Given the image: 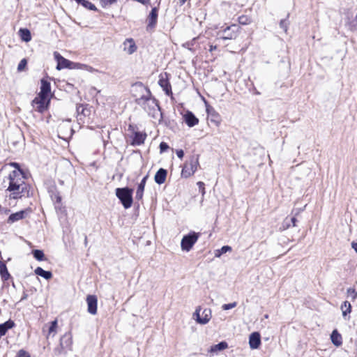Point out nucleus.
<instances>
[{
	"label": "nucleus",
	"mask_w": 357,
	"mask_h": 357,
	"mask_svg": "<svg viewBox=\"0 0 357 357\" xmlns=\"http://www.w3.org/2000/svg\"><path fill=\"white\" fill-rule=\"evenodd\" d=\"M289 227V223L287 222V220H285L284 224H283V227L284 229H287Z\"/></svg>",
	"instance_id": "48"
},
{
	"label": "nucleus",
	"mask_w": 357,
	"mask_h": 357,
	"mask_svg": "<svg viewBox=\"0 0 357 357\" xmlns=\"http://www.w3.org/2000/svg\"><path fill=\"white\" fill-rule=\"evenodd\" d=\"M50 89H51L50 83L48 81L43 79L41 80L40 91L38 95H40L41 96L49 98Z\"/></svg>",
	"instance_id": "19"
},
{
	"label": "nucleus",
	"mask_w": 357,
	"mask_h": 357,
	"mask_svg": "<svg viewBox=\"0 0 357 357\" xmlns=\"http://www.w3.org/2000/svg\"><path fill=\"white\" fill-rule=\"evenodd\" d=\"M345 25L352 31L357 30V6L347 9L344 13Z\"/></svg>",
	"instance_id": "5"
},
{
	"label": "nucleus",
	"mask_w": 357,
	"mask_h": 357,
	"mask_svg": "<svg viewBox=\"0 0 357 357\" xmlns=\"http://www.w3.org/2000/svg\"><path fill=\"white\" fill-rule=\"evenodd\" d=\"M231 250V248L229 245H224L220 249L215 251V257H220L222 255Z\"/></svg>",
	"instance_id": "33"
},
{
	"label": "nucleus",
	"mask_w": 357,
	"mask_h": 357,
	"mask_svg": "<svg viewBox=\"0 0 357 357\" xmlns=\"http://www.w3.org/2000/svg\"><path fill=\"white\" fill-rule=\"evenodd\" d=\"M54 56L55 60L57 61L56 69L61 70L63 68L72 69L73 62L63 57L59 52H54Z\"/></svg>",
	"instance_id": "9"
},
{
	"label": "nucleus",
	"mask_w": 357,
	"mask_h": 357,
	"mask_svg": "<svg viewBox=\"0 0 357 357\" xmlns=\"http://www.w3.org/2000/svg\"><path fill=\"white\" fill-rule=\"evenodd\" d=\"M331 339L333 344L336 347H340L342 344V335L338 333V331L336 329L332 332L331 335Z\"/></svg>",
	"instance_id": "22"
},
{
	"label": "nucleus",
	"mask_w": 357,
	"mask_h": 357,
	"mask_svg": "<svg viewBox=\"0 0 357 357\" xmlns=\"http://www.w3.org/2000/svg\"><path fill=\"white\" fill-rule=\"evenodd\" d=\"M77 3L82 4L84 8L91 10H96V7L91 2L86 0H75Z\"/></svg>",
	"instance_id": "32"
},
{
	"label": "nucleus",
	"mask_w": 357,
	"mask_h": 357,
	"mask_svg": "<svg viewBox=\"0 0 357 357\" xmlns=\"http://www.w3.org/2000/svg\"><path fill=\"white\" fill-rule=\"evenodd\" d=\"M57 320H54L50 323V326L48 328V333L47 337H49L50 335L54 336L57 332Z\"/></svg>",
	"instance_id": "31"
},
{
	"label": "nucleus",
	"mask_w": 357,
	"mask_h": 357,
	"mask_svg": "<svg viewBox=\"0 0 357 357\" xmlns=\"http://www.w3.org/2000/svg\"><path fill=\"white\" fill-rule=\"evenodd\" d=\"M236 305H237V303L236 302H233V303H228V304L222 305V308L224 310H230V309H232V308L235 307Z\"/></svg>",
	"instance_id": "38"
},
{
	"label": "nucleus",
	"mask_w": 357,
	"mask_h": 357,
	"mask_svg": "<svg viewBox=\"0 0 357 357\" xmlns=\"http://www.w3.org/2000/svg\"><path fill=\"white\" fill-rule=\"evenodd\" d=\"M199 237V234L195 231H191L188 234L185 235L181 242L182 250L189 252L196 243Z\"/></svg>",
	"instance_id": "6"
},
{
	"label": "nucleus",
	"mask_w": 357,
	"mask_h": 357,
	"mask_svg": "<svg viewBox=\"0 0 357 357\" xmlns=\"http://www.w3.org/2000/svg\"><path fill=\"white\" fill-rule=\"evenodd\" d=\"M26 296H26V294H24V295L23 296V297L22 298V299H21V300L26 299Z\"/></svg>",
	"instance_id": "51"
},
{
	"label": "nucleus",
	"mask_w": 357,
	"mask_h": 357,
	"mask_svg": "<svg viewBox=\"0 0 357 357\" xmlns=\"http://www.w3.org/2000/svg\"><path fill=\"white\" fill-rule=\"evenodd\" d=\"M14 326L15 323L11 320H8L2 324H0V337L3 336L6 333L7 331L12 328Z\"/></svg>",
	"instance_id": "23"
},
{
	"label": "nucleus",
	"mask_w": 357,
	"mask_h": 357,
	"mask_svg": "<svg viewBox=\"0 0 357 357\" xmlns=\"http://www.w3.org/2000/svg\"><path fill=\"white\" fill-rule=\"evenodd\" d=\"M199 165V155H193L185 162L181 170V176L187 178L192 176Z\"/></svg>",
	"instance_id": "3"
},
{
	"label": "nucleus",
	"mask_w": 357,
	"mask_h": 357,
	"mask_svg": "<svg viewBox=\"0 0 357 357\" xmlns=\"http://www.w3.org/2000/svg\"><path fill=\"white\" fill-rule=\"evenodd\" d=\"M197 185H198L199 189L202 192V195H204L205 194L204 183L202 181H199L197 182Z\"/></svg>",
	"instance_id": "42"
},
{
	"label": "nucleus",
	"mask_w": 357,
	"mask_h": 357,
	"mask_svg": "<svg viewBox=\"0 0 357 357\" xmlns=\"http://www.w3.org/2000/svg\"><path fill=\"white\" fill-rule=\"evenodd\" d=\"M132 192L133 190L128 188H119L116 189V195L120 199L125 208H129L132 206Z\"/></svg>",
	"instance_id": "4"
},
{
	"label": "nucleus",
	"mask_w": 357,
	"mask_h": 357,
	"mask_svg": "<svg viewBox=\"0 0 357 357\" xmlns=\"http://www.w3.org/2000/svg\"><path fill=\"white\" fill-rule=\"evenodd\" d=\"M201 307L198 306L195 312L193 313V318L195 321L200 324H206L209 322L211 319V310L209 308H205L202 313V316L200 315Z\"/></svg>",
	"instance_id": "7"
},
{
	"label": "nucleus",
	"mask_w": 357,
	"mask_h": 357,
	"mask_svg": "<svg viewBox=\"0 0 357 357\" xmlns=\"http://www.w3.org/2000/svg\"><path fill=\"white\" fill-rule=\"evenodd\" d=\"M239 22H240V23H241V24H248V22H247V19H246L245 17H243V16H242V17H241L239 18Z\"/></svg>",
	"instance_id": "45"
},
{
	"label": "nucleus",
	"mask_w": 357,
	"mask_h": 357,
	"mask_svg": "<svg viewBox=\"0 0 357 357\" xmlns=\"http://www.w3.org/2000/svg\"><path fill=\"white\" fill-rule=\"evenodd\" d=\"M232 27H235L234 25ZM237 37L236 32L231 30V26L226 27L223 31L222 35L221 36V38L223 40H232L235 39Z\"/></svg>",
	"instance_id": "18"
},
{
	"label": "nucleus",
	"mask_w": 357,
	"mask_h": 357,
	"mask_svg": "<svg viewBox=\"0 0 357 357\" xmlns=\"http://www.w3.org/2000/svg\"><path fill=\"white\" fill-rule=\"evenodd\" d=\"M176 153L180 159H182L183 158L184 152L182 149L176 150Z\"/></svg>",
	"instance_id": "44"
},
{
	"label": "nucleus",
	"mask_w": 357,
	"mask_h": 357,
	"mask_svg": "<svg viewBox=\"0 0 357 357\" xmlns=\"http://www.w3.org/2000/svg\"><path fill=\"white\" fill-rule=\"evenodd\" d=\"M34 273L36 275L41 276L46 280H50L52 278V273L50 271H45L40 267L36 268Z\"/></svg>",
	"instance_id": "25"
},
{
	"label": "nucleus",
	"mask_w": 357,
	"mask_h": 357,
	"mask_svg": "<svg viewBox=\"0 0 357 357\" xmlns=\"http://www.w3.org/2000/svg\"><path fill=\"white\" fill-rule=\"evenodd\" d=\"M123 50L128 54H132L137 50V46L132 38H128L123 43Z\"/></svg>",
	"instance_id": "16"
},
{
	"label": "nucleus",
	"mask_w": 357,
	"mask_h": 357,
	"mask_svg": "<svg viewBox=\"0 0 357 357\" xmlns=\"http://www.w3.org/2000/svg\"><path fill=\"white\" fill-rule=\"evenodd\" d=\"M187 0H179V2L181 5L184 4L185 2Z\"/></svg>",
	"instance_id": "50"
},
{
	"label": "nucleus",
	"mask_w": 357,
	"mask_h": 357,
	"mask_svg": "<svg viewBox=\"0 0 357 357\" xmlns=\"http://www.w3.org/2000/svg\"><path fill=\"white\" fill-rule=\"evenodd\" d=\"M167 170L165 169L160 168L155 174L154 176V180L158 184H162L165 183L167 177Z\"/></svg>",
	"instance_id": "20"
},
{
	"label": "nucleus",
	"mask_w": 357,
	"mask_h": 357,
	"mask_svg": "<svg viewBox=\"0 0 357 357\" xmlns=\"http://www.w3.org/2000/svg\"><path fill=\"white\" fill-rule=\"evenodd\" d=\"M183 119L189 127H193L199 123V119L190 111H187L183 115Z\"/></svg>",
	"instance_id": "13"
},
{
	"label": "nucleus",
	"mask_w": 357,
	"mask_h": 357,
	"mask_svg": "<svg viewBox=\"0 0 357 357\" xmlns=\"http://www.w3.org/2000/svg\"><path fill=\"white\" fill-rule=\"evenodd\" d=\"M158 84L167 96L172 93V86L168 80L167 73L161 74L160 75Z\"/></svg>",
	"instance_id": "11"
},
{
	"label": "nucleus",
	"mask_w": 357,
	"mask_h": 357,
	"mask_svg": "<svg viewBox=\"0 0 357 357\" xmlns=\"http://www.w3.org/2000/svg\"><path fill=\"white\" fill-rule=\"evenodd\" d=\"M0 274L4 280H7L10 277L6 266L2 261H0Z\"/></svg>",
	"instance_id": "29"
},
{
	"label": "nucleus",
	"mask_w": 357,
	"mask_h": 357,
	"mask_svg": "<svg viewBox=\"0 0 357 357\" xmlns=\"http://www.w3.org/2000/svg\"><path fill=\"white\" fill-rule=\"evenodd\" d=\"M341 310H342V316L344 317H346V316L349 314L351 313V305L350 304L349 302L348 301H344L343 302V303L341 305V307H340Z\"/></svg>",
	"instance_id": "27"
},
{
	"label": "nucleus",
	"mask_w": 357,
	"mask_h": 357,
	"mask_svg": "<svg viewBox=\"0 0 357 357\" xmlns=\"http://www.w3.org/2000/svg\"><path fill=\"white\" fill-rule=\"evenodd\" d=\"M148 177H149V176L146 175L142 179L141 182L139 183V185L137 186V191H136V195H135V198L137 200L142 199L143 194H144V188H145V185H146V180L148 178Z\"/></svg>",
	"instance_id": "17"
},
{
	"label": "nucleus",
	"mask_w": 357,
	"mask_h": 357,
	"mask_svg": "<svg viewBox=\"0 0 357 357\" xmlns=\"http://www.w3.org/2000/svg\"><path fill=\"white\" fill-rule=\"evenodd\" d=\"M49 103L50 98L41 96L40 95H38V96L35 98L32 101V105L34 109L40 113H43L47 109Z\"/></svg>",
	"instance_id": "8"
},
{
	"label": "nucleus",
	"mask_w": 357,
	"mask_h": 357,
	"mask_svg": "<svg viewBox=\"0 0 357 357\" xmlns=\"http://www.w3.org/2000/svg\"><path fill=\"white\" fill-rule=\"evenodd\" d=\"M217 49V46L215 45H211L210 46V49H209V51L210 52H213V50H216Z\"/></svg>",
	"instance_id": "49"
},
{
	"label": "nucleus",
	"mask_w": 357,
	"mask_h": 357,
	"mask_svg": "<svg viewBox=\"0 0 357 357\" xmlns=\"http://www.w3.org/2000/svg\"><path fill=\"white\" fill-rule=\"evenodd\" d=\"M146 139V135L141 132H135L133 142L134 144L140 145L144 143Z\"/></svg>",
	"instance_id": "30"
},
{
	"label": "nucleus",
	"mask_w": 357,
	"mask_h": 357,
	"mask_svg": "<svg viewBox=\"0 0 357 357\" xmlns=\"http://www.w3.org/2000/svg\"><path fill=\"white\" fill-rule=\"evenodd\" d=\"M87 311L91 314H96L98 299L94 295H89L86 297Z\"/></svg>",
	"instance_id": "10"
},
{
	"label": "nucleus",
	"mask_w": 357,
	"mask_h": 357,
	"mask_svg": "<svg viewBox=\"0 0 357 357\" xmlns=\"http://www.w3.org/2000/svg\"><path fill=\"white\" fill-rule=\"evenodd\" d=\"M168 149H169V146L167 143L163 142L160 143V152H164V151H167Z\"/></svg>",
	"instance_id": "43"
},
{
	"label": "nucleus",
	"mask_w": 357,
	"mask_h": 357,
	"mask_svg": "<svg viewBox=\"0 0 357 357\" xmlns=\"http://www.w3.org/2000/svg\"><path fill=\"white\" fill-rule=\"evenodd\" d=\"M227 348H228V344L226 342L223 341L217 344L212 345L210 347L208 352L211 354H216L218 351H222Z\"/></svg>",
	"instance_id": "21"
},
{
	"label": "nucleus",
	"mask_w": 357,
	"mask_h": 357,
	"mask_svg": "<svg viewBox=\"0 0 357 357\" xmlns=\"http://www.w3.org/2000/svg\"><path fill=\"white\" fill-rule=\"evenodd\" d=\"M206 107L207 114L211 116V122L214 123L217 126H218L220 123L219 114L211 106L206 104Z\"/></svg>",
	"instance_id": "15"
},
{
	"label": "nucleus",
	"mask_w": 357,
	"mask_h": 357,
	"mask_svg": "<svg viewBox=\"0 0 357 357\" xmlns=\"http://www.w3.org/2000/svg\"><path fill=\"white\" fill-rule=\"evenodd\" d=\"M261 344V337L258 332H254L249 337V345L252 349L259 348Z\"/></svg>",
	"instance_id": "12"
},
{
	"label": "nucleus",
	"mask_w": 357,
	"mask_h": 357,
	"mask_svg": "<svg viewBox=\"0 0 357 357\" xmlns=\"http://www.w3.org/2000/svg\"><path fill=\"white\" fill-rule=\"evenodd\" d=\"M26 65H27L26 59H22L18 64L17 70L19 72L23 71L26 68Z\"/></svg>",
	"instance_id": "37"
},
{
	"label": "nucleus",
	"mask_w": 357,
	"mask_h": 357,
	"mask_svg": "<svg viewBox=\"0 0 357 357\" xmlns=\"http://www.w3.org/2000/svg\"><path fill=\"white\" fill-rule=\"evenodd\" d=\"M264 317H265V318H266V319L268 317V314H266Z\"/></svg>",
	"instance_id": "52"
},
{
	"label": "nucleus",
	"mask_w": 357,
	"mask_h": 357,
	"mask_svg": "<svg viewBox=\"0 0 357 357\" xmlns=\"http://www.w3.org/2000/svg\"><path fill=\"white\" fill-rule=\"evenodd\" d=\"M19 33L23 41L29 42L31 40V32L29 29H20Z\"/></svg>",
	"instance_id": "26"
},
{
	"label": "nucleus",
	"mask_w": 357,
	"mask_h": 357,
	"mask_svg": "<svg viewBox=\"0 0 357 357\" xmlns=\"http://www.w3.org/2000/svg\"><path fill=\"white\" fill-rule=\"evenodd\" d=\"M118 0H100L102 6L106 7L116 3Z\"/></svg>",
	"instance_id": "39"
},
{
	"label": "nucleus",
	"mask_w": 357,
	"mask_h": 357,
	"mask_svg": "<svg viewBox=\"0 0 357 357\" xmlns=\"http://www.w3.org/2000/svg\"><path fill=\"white\" fill-rule=\"evenodd\" d=\"M73 66H74V67H72V69L73 68L84 69V70H86L91 71V72H92L93 70L92 67L89 66L85 64H82L79 63H74V62H73Z\"/></svg>",
	"instance_id": "34"
},
{
	"label": "nucleus",
	"mask_w": 357,
	"mask_h": 357,
	"mask_svg": "<svg viewBox=\"0 0 357 357\" xmlns=\"http://www.w3.org/2000/svg\"><path fill=\"white\" fill-rule=\"evenodd\" d=\"M290 221L292 222L293 227H296V218L293 217L291 218Z\"/></svg>",
	"instance_id": "47"
},
{
	"label": "nucleus",
	"mask_w": 357,
	"mask_h": 357,
	"mask_svg": "<svg viewBox=\"0 0 357 357\" xmlns=\"http://www.w3.org/2000/svg\"><path fill=\"white\" fill-rule=\"evenodd\" d=\"M347 294L349 296L352 298V299H355L357 298V292L354 289L349 288L347 289Z\"/></svg>",
	"instance_id": "40"
},
{
	"label": "nucleus",
	"mask_w": 357,
	"mask_h": 357,
	"mask_svg": "<svg viewBox=\"0 0 357 357\" xmlns=\"http://www.w3.org/2000/svg\"><path fill=\"white\" fill-rule=\"evenodd\" d=\"M146 91V94L143 95L141 98L137 100L139 105H142L145 110L151 113V111H155L156 108L160 109L158 101L154 98L151 97L150 91L142 87Z\"/></svg>",
	"instance_id": "2"
},
{
	"label": "nucleus",
	"mask_w": 357,
	"mask_h": 357,
	"mask_svg": "<svg viewBox=\"0 0 357 357\" xmlns=\"http://www.w3.org/2000/svg\"><path fill=\"white\" fill-rule=\"evenodd\" d=\"M72 340L70 335H64L60 340V346L62 349H64L68 346H70Z\"/></svg>",
	"instance_id": "28"
},
{
	"label": "nucleus",
	"mask_w": 357,
	"mask_h": 357,
	"mask_svg": "<svg viewBox=\"0 0 357 357\" xmlns=\"http://www.w3.org/2000/svg\"><path fill=\"white\" fill-rule=\"evenodd\" d=\"M10 166L15 169L12 170L3 181L4 183H8L6 190L8 192L9 199H18L24 196H29V186L25 183L23 172L15 162L10 163Z\"/></svg>",
	"instance_id": "1"
},
{
	"label": "nucleus",
	"mask_w": 357,
	"mask_h": 357,
	"mask_svg": "<svg viewBox=\"0 0 357 357\" xmlns=\"http://www.w3.org/2000/svg\"><path fill=\"white\" fill-rule=\"evenodd\" d=\"M157 18L158 9L156 8H153L148 17L149 26H154L156 24Z\"/></svg>",
	"instance_id": "24"
},
{
	"label": "nucleus",
	"mask_w": 357,
	"mask_h": 357,
	"mask_svg": "<svg viewBox=\"0 0 357 357\" xmlns=\"http://www.w3.org/2000/svg\"><path fill=\"white\" fill-rule=\"evenodd\" d=\"M280 26L284 31V32L287 31L288 24L285 20H282L280 21Z\"/></svg>",
	"instance_id": "41"
},
{
	"label": "nucleus",
	"mask_w": 357,
	"mask_h": 357,
	"mask_svg": "<svg viewBox=\"0 0 357 357\" xmlns=\"http://www.w3.org/2000/svg\"><path fill=\"white\" fill-rule=\"evenodd\" d=\"M51 198L52 201L55 202L56 204H59L61 202V197L58 192H52L51 195Z\"/></svg>",
	"instance_id": "36"
},
{
	"label": "nucleus",
	"mask_w": 357,
	"mask_h": 357,
	"mask_svg": "<svg viewBox=\"0 0 357 357\" xmlns=\"http://www.w3.org/2000/svg\"><path fill=\"white\" fill-rule=\"evenodd\" d=\"M28 210H23L15 213H12L8 218L7 222L9 224H12L15 222L19 221L20 220L24 219L26 215L28 214Z\"/></svg>",
	"instance_id": "14"
},
{
	"label": "nucleus",
	"mask_w": 357,
	"mask_h": 357,
	"mask_svg": "<svg viewBox=\"0 0 357 357\" xmlns=\"http://www.w3.org/2000/svg\"><path fill=\"white\" fill-rule=\"evenodd\" d=\"M33 257L38 261H43L45 259V255L40 250H34L33 251Z\"/></svg>",
	"instance_id": "35"
},
{
	"label": "nucleus",
	"mask_w": 357,
	"mask_h": 357,
	"mask_svg": "<svg viewBox=\"0 0 357 357\" xmlns=\"http://www.w3.org/2000/svg\"><path fill=\"white\" fill-rule=\"evenodd\" d=\"M351 247L357 252V241L351 243Z\"/></svg>",
	"instance_id": "46"
}]
</instances>
